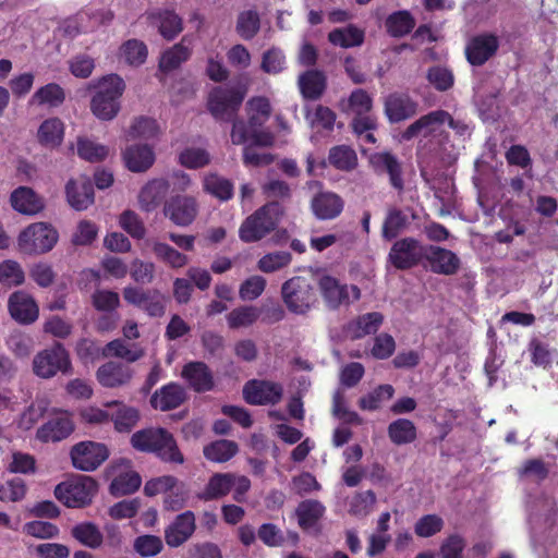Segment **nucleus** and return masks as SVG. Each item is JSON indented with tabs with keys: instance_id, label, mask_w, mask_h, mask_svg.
<instances>
[{
	"instance_id": "nucleus-1",
	"label": "nucleus",
	"mask_w": 558,
	"mask_h": 558,
	"mask_svg": "<svg viewBox=\"0 0 558 558\" xmlns=\"http://www.w3.org/2000/svg\"><path fill=\"white\" fill-rule=\"evenodd\" d=\"M96 88L90 99V111L102 121L113 120L120 109V99L125 90V83L118 74H108L98 80L96 84H89V89Z\"/></svg>"
},
{
	"instance_id": "nucleus-2",
	"label": "nucleus",
	"mask_w": 558,
	"mask_h": 558,
	"mask_svg": "<svg viewBox=\"0 0 558 558\" xmlns=\"http://www.w3.org/2000/svg\"><path fill=\"white\" fill-rule=\"evenodd\" d=\"M286 214L278 201L265 203L246 217L239 228V238L244 243L258 242L277 229Z\"/></svg>"
},
{
	"instance_id": "nucleus-3",
	"label": "nucleus",
	"mask_w": 558,
	"mask_h": 558,
	"mask_svg": "<svg viewBox=\"0 0 558 558\" xmlns=\"http://www.w3.org/2000/svg\"><path fill=\"white\" fill-rule=\"evenodd\" d=\"M246 89L240 86H216L207 97V110L220 122H230L238 117V112L245 98Z\"/></svg>"
},
{
	"instance_id": "nucleus-4",
	"label": "nucleus",
	"mask_w": 558,
	"mask_h": 558,
	"mask_svg": "<svg viewBox=\"0 0 558 558\" xmlns=\"http://www.w3.org/2000/svg\"><path fill=\"white\" fill-rule=\"evenodd\" d=\"M281 295L287 308L298 315L306 314L317 302L313 280L303 276H295L284 281Z\"/></svg>"
},
{
	"instance_id": "nucleus-5",
	"label": "nucleus",
	"mask_w": 558,
	"mask_h": 558,
	"mask_svg": "<svg viewBox=\"0 0 558 558\" xmlns=\"http://www.w3.org/2000/svg\"><path fill=\"white\" fill-rule=\"evenodd\" d=\"M59 239L58 231L49 223L34 222L17 236L20 252L26 255H41L50 252Z\"/></svg>"
},
{
	"instance_id": "nucleus-6",
	"label": "nucleus",
	"mask_w": 558,
	"mask_h": 558,
	"mask_svg": "<svg viewBox=\"0 0 558 558\" xmlns=\"http://www.w3.org/2000/svg\"><path fill=\"white\" fill-rule=\"evenodd\" d=\"M97 489V482L93 477L80 475L58 484L54 497L69 508H83L92 502Z\"/></svg>"
},
{
	"instance_id": "nucleus-7",
	"label": "nucleus",
	"mask_w": 558,
	"mask_h": 558,
	"mask_svg": "<svg viewBox=\"0 0 558 558\" xmlns=\"http://www.w3.org/2000/svg\"><path fill=\"white\" fill-rule=\"evenodd\" d=\"M317 286L325 305L331 311L349 306L361 299V290L357 286L343 283L330 275L320 276Z\"/></svg>"
},
{
	"instance_id": "nucleus-8",
	"label": "nucleus",
	"mask_w": 558,
	"mask_h": 558,
	"mask_svg": "<svg viewBox=\"0 0 558 558\" xmlns=\"http://www.w3.org/2000/svg\"><path fill=\"white\" fill-rule=\"evenodd\" d=\"M426 245L417 239L405 236L393 242L387 260L398 270H409L424 260Z\"/></svg>"
},
{
	"instance_id": "nucleus-9",
	"label": "nucleus",
	"mask_w": 558,
	"mask_h": 558,
	"mask_svg": "<svg viewBox=\"0 0 558 558\" xmlns=\"http://www.w3.org/2000/svg\"><path fill=\"white\" fill-rule=\"evenodd\" d=\"M34 373L41 378H50L58 372L68 373L71 368L69 353L62 343L56 342L50 349L39 352L33 361Z\"/></svg>"
},
{
	"instance_id": "nucleus-10",
	"label": "nucleus",
	"mask_w": 558,
	"mask_h": 558,
	"mask_svg": "<svg viewBox=\"0 0 558 558\" xmlns=\"http://www.w3.org/2000/svg\"><path fill=\"white\" fill-rule=\"evenodd\" d=\"M109 457L106 445L92 440L80 441L70 450V458L76 470L93 472Z\"/></svg>"
},
{
	"instance_id": "nucleus-11",
	"label": "nucleus",
	"mask_w": 558,
	"mask_h": 558,
	"mask_svg": "<svg viewBox=\"0 0 558 558\" xmlns=\"http://www.w3.org/2000/svg\"><path fill=\"white\" fill-rule=\"evenodd\" d=\"M283 397V386L267 379H250L243 386V398L251 405H276Z\"/></svg>"
},
{
	"instance_id": "nucleus-12",
	"label": "nucleus",
	"mask_w": 558,
	"mask_h": 558,
	"mask_svg": "<svg viewBox=\"0 0 558 558\" xmlns=\"http://www.w3.org/2000/svg\"><path fill=\"white\" fill-rule=\"evenodd\" d=\"M75 425L70 412L65 410H52L47 422L36 432V438L41 442H59L66 439Z\"/></svg>"
},
{
	"instance_id": "nucleus-13",
	"label": "nucleus",
	"mask_w": 558,
	"mask_h": 558,
	"mask_svg": "<svg viewBox=\"0 0 558 558\" xmlns=\"http://www.w3.org/2000/svg\"><path fill=\"white\" fill-rule=\"evenodd\" d=\"M198 205L193 196L177 195L165 203L163 214L175 226L187 227L196 218Z\"/></svg>"
},
{
	"instance_id": "nucleus-14",
	"label": "nucleus",
	"mask_w": 558,
	"mask_h": 558,
	"mask_svg": "<svg viewBox=\"0 0 558 558\" xmlns=\"http://www.w3.org/2000/svg\"><path fill=\"white\" fill-rule=\"evenodd\" d=\"M369 165L377 174H387L390 185L398 192L404 190V180L402 177V163L390 151H377L369 156Z\"/></svg>"
},
{
	"instance_id": "nucleus-15",
	"label": "nucleus",
	"mask_w": 558,
	"mask_h": 558,
	"mask_svg": "<svg viewBox=\"0 0 558 558\" xmlns=\"http://www.w3.org/2000/svg\"><path fill=\"white\" fill-rule=\"evenodd\" d=\"M196 531V517L192 510H185L175 515L165 529V542L170 548L185 544Z\"/></svg>"
},
{
	"instance_id": "nucleus-16",
	"label": "nucleus",
	"mask_w": 558,
	"mask_h": 558,
	"mask_svg": "<svg viewBox=\"0 0 558 558\" xmlns=\"http://www.w3.org/2000/svg\"><path fill=\"white\" fill-rule=\"evenodd\" d=\"M499 48V40L495 34L484 33L474 36L465 47V57L473 66L485 64L496 54Z\"/></svg>"
},
{
	"instance_id": "nucleus-17",
	"label": "nucleus",
	"mask_w": 558,
	"mask_h": 558,
	"mask_svg": "<svg viewBox=\"0 0 558 558\" xmlns=\"http://www.w3.org/2000/svg\"><path fill=\"white\" fill-rule=\"evenodd\" d=\"M181 377L197 393L208 392L215 388L213 371L203 361H191L184 364Z\"/></svg>"
},
{
	"instance_id": "nucleus-18",
	"label": "nucleus",
	"mask_w": 558,
	"mask_h": 558,
	"mask_svg": "<svg viewBox=\"0 0 558 558\" xmlns=\"http://www.w3.org/2000/svg\"><path fill=\"white\" fill-rule=\"evenodd\" d=\"M147 22L160 36L171 41L183 31V20L174 10L157 9L147 13Z\"/></svg>"
},
{
	"instance_id": "nucleus-19",
	"label": "nucleus",
	"mask_w": 558,
	"mask_h": 558,
	"mask_svg": "<svg viewBox=\"0 0 558 558\" xmlns=\"http://www.w3.org/2000/svg\"><path fill=\"white\" fill-rule=\"evenodd\" d=\"M344 208L343 198L331 191H320L311 199V210L318 220H333Z\"/></svg>"
},
{
	"instance_id": "nucleus-20",
	"label": "nucleus",
	"mask_w": 558,
	"mask_h": 558,
	"mask_svg": "<svg viewBox=\"0 0 558 558\" xmlns=\"http://www.w3.org/2000/svg\"><path fill=\"white\" fill-rule=\"evenodd\" d=\"M11 317L20 324H33L39 315V308L34 298L24 291L13 292L8 301Z\"/></svg>"
},
{
	"instance_id": "nucleus-21",
	"label": "nucleus",
	"mask_w": 558,
	"mask_h": 558,
	"mask_svg": "<svg viewBox=\"0 0 558 558\" xmlns=\"http://www.w3.org/2000/svg\"><path fill=\"white\" fill-rule=\"evenodd\" d=\"M424 260H427L434 274L451 276L460 268V258L450 250L426 245Z\"/></svg>"
},
{
	"instance_id": "nucleus-22",
	"label": "nucleus",
	"mask_w": 558,
	"mask_h": 558,
	"mask_svg": "<svg viewBox=\"0 0 558 558\" xmlns=\"http://www.w3.org/2000/svg\"><path fill=\"white\" fill-rule=\"evenodd\" d=\"M133 374L134 372L129 365L109 361L98 367L96 378L105 388H119L128 385L132 380Z\"/></svg>"
},
{
	"instance_id": "nucleus-23",
	"label": "nucleus",
	"mask_w": 558,
	"mask_h": 558,
	"mask_svg": "<svg viewBox=\"0 0 558 558\" xmlns=\"http://www.w3.org/2000/svg\"><path fill=\"white\" fill-rule=\"evenodd\" d=\"M449 117V112L445 110H434L427 114L422 116L416 121L411 123L402 133L401 138L403 141H411L418 135L424 137L430 136L437 131V129L446 123V118Z\"/></svg>"
},
{
	"instance_id": "nucleus-24",
	"label": "nucleus",
	"mask_w": 558,
	"mask_h": 558,
	"mask_svg": "<svg viewBox=\"0 0 558 558\" xmlns=\"http://www.w3.org/2000/svg\"><path fill=\"white\" fill-rule=\"evenodd\" d=\"M185 400V389L180 384L171 381L163 385L151 395L150 405L155 410L167 412L179 408Z\"/></svg>"
},
{
	"instance_id": "nucleus-25",
	"label": "nucleus",
	"mask_w": 558,
	"mask_h": 558,
	"mask_svg": "<svg viewBox=\"0 0 558 558\" xmlns=\"http://www.w3.org/2000/svg\"><path fill=\"white\" fill-rule=\"evenodd\" d=\"M417 102L405 94L393 93L385 100V114L390 123H399L414 117Z\"/></svg>"
},
{
	"instance_id": "nucleus-26",
	"label": "nucleus",
	"mask_w": 558,
	"mask_h": 558,
	"mask_svg": "<svg viewBox=\"0 0 558 558\" xmlns=\"http://www.w3.org/2000/svg\"><path fill=\"white\" fill-rule=\"evenodd\" d=\"M12 208L23 215L34 216L45 208V202L32 187L19 186L10 195Z\"/></svg>"
},
{
	"instance_id": "nucleus-27",
	"label": "nucleus",
	"mask_w": 558,
	"mask_h": 558,
	"mask_svg": "<svg viewBox=\"0 0 558 558\" xmlns=\"http://www.w3.org/2000/svg\"><path fill=\"white\" fill-rule=\"evenodd\" d=\"M235 485V474L215 473L213 474L204 489L196 494L201 501H213L226 497Z\"/></svg>"
},
{
	"instance_id": "nucleus-28",
	"label": "nucleus",
	"mask_w": 558,
	"mask_h": 558,
	"mask_svg": "<svg viewBox=\"0 0 558 558\" xmlns=\"http://www.w3.org/2000/svg\"><path fill=\"white\" fill-rule=\"evenodd\" d=\"M65 125L60 118L52 117L44 120L37 130V142L47 149H56L64 140Z\"/></svg>"
},
{
	"instance_id": "nucleus-29",
	"label": "nucleus",
	"mask_w": 558,
	"mask_h": 558,
	"mask_svg": "<svg viewBox=\"0 0 558 558\" xmlns=\"http://www.w3.org/2000/svg\"><path fill=\"white\" fill-rule=\"evenodd\" d=\"M123 160L130 171L144 172L154 165L155 154L146 144L131 145L123 151Z\"/></svg>"
},
{
	"instance_id": "nucleus-30",
	"label": "nucleus",
	"mask_w": 558,
	"mask_h": 558,
	"mask_svg": "<svg viewBox=\"0 0 558 558\" xmlns=\"http://www.w3.org/2000/svg\"><path fill=\"white\" fill-rule=\"evenodd\" d=\"M65 194L71 207L85 210L94 203V185L85 179L82 182L70 180L65 185Z\"/></svg>"
},
{
	"instance_id": "nucleus-31",
	"label": "nucleus",
	"mask_w": 558,
	"mask_h": 558,
	"mask_svg": "<svg viewBox=\"0 0 558 558\" xmlns=\"http://www.w3.org/2000/svg\"><path fill=\"white\" fill-rule=\"evenodd\" d=\"M170 184L165 179H154L146 183L140 192L141 207L145 211L156 209L166 198Z\"/></svg>"
},
{
	"instance_id": "nucleus-32",
	"label": "nucleus",
	"mask_w": 558,
	"mask_h": 558,
	"mask_svg": "<svg viewBox=\"0 0 558 558\" xmlns=\"http://www.w3.org/2000/svg\"><path fill=\"white\" fill-rule=\"evenodd\" d=\"M299 87L304 99L317 100L326 90L327 77L320 70H307L299 76Z\"/></svg>"
},
{
	"instance_id": "nucleus-33",
	"label": "nucleus",
	"mask_w": 558,
	"mask_h": 558,
	"mask_svg": "<svg viewBox=\"0 0 558 558\" xmlns=\"http://www.w3.org/2000/svg\"><path fill=\"white\" fill-rule=\"evenodd\" d=\"M325 512L326 507L319 500H302L295 508L298 524L303 531H310L318 524Z\"/></svg>"
},
{
	"instance_id": "nucleus-34",
	"label": "nucleus",
	"mask_w": 558,
	"mask_h": 558,
	"mask_svg": "<svg viewBox=\"0 0 558 558\" xmlns=\"http://www.w3.org/2000/svg\"><path fill=\"white\" fill-rule=\"evenodd\" d=\"M383 323L384 315L379 312L362 314L348 324V332L352 339H362L376 333Z\"/></svg>"
},
{
	"instance_id": "nucleus-35",
	"label": "nucleus",
	"mask_w": 558,
	"mask_h": 558,
	"mask_svg": "<svg viewBox=\"0 0 558 558\" xmlns=\"http://www.w3.org/2000/svg\"><path fill=\"white\" fill-rule=\"evenodd\" d=\"M65 90L58 83H48L39 87L31 97L29 104L34 106H47L59 108L65 101Z\"/></svg>"
},
{
	"instance_id": "nucleus-36",
	"label": "nucleus",
	"mask_w": 558,
	"mask_h": 558,
	"mask_svg": "<svg viewBox=\"0 0 558 558\" xmlns=\"http://www.w3.org/2000/svg\"><path fill=\"white\" fill-rule=\"evenodd\" d=\"M364 31L353 24H349L344 27H337L328 34V41L331 45L345 49L361 46L364 43Z\"/></svg>"
},
{
	"instance_id": "nucleus-37",
	"label": "nucleus",
	"mask_w": 558,
	"mask_h": 558,
	"mask_svg": "<svg viewBox=\"0 0 558 558\" xmlns=\"http://www.w3.org/2000/svg\"><path fill=\"white\" fill-rule=\"evenodd\" d=\"M183 41L184 38L161 53L158 63L161 72L169 73L177 70L183 62L190 59L192 51L189 47L184 46Z\"/></svg>"
},
{
	"instance_id": "nucleus-38",
	"label": "nucleus",
	"mask_w": 558,
	"mask_h": 558,
	"mask_svg": "<svg viewBox=\"0 0 558 558\" xmlns=\"http://www.w3.org/2000/svg\"><path fill=\"white\" fill-rule=\"evenodd\" d=\"M390 441L396 446L413 442L417 437V429L414 423L408 418H397L387 428Z\"/></svg>"
},
{
	"instance_id": "nucleus-39",
	"label": "nucleus",
	"mask_w": 558,
	"mask_h": 558,
	"mask_svg": "<svg viewBox=\"0 0 558 558\" xmlns=\"http://www.w3.org/2000/svg\"><path fill=\"white\" fill-rule=\"evenodd\" d=\"M328 163L337 170L349 172L357 167L359 159L352 147L336 145L329 149Z\"/></svg>"
},
{
	"instance_id": "nucleus-40",
	"label": "nucleus",
	"mask_w": 558,
	"mask_h": 558,
	"mask_svg": "<svg viewBox=\"0 0 558 558\" xmlns=\"http://www.w3.org/2000/svg\"><path fill=\"white\" fill-rule=\"evenodd\" d=\"M385 27L391 37L401 38L413 31L415 19L407 10L397 11L387 16Z\"/></svg>"
},
{
	"instance_id": "nucleus-41",
	"label": "nucleus",
	"mask_w": 558,
	"mask_h": 558,
	"mask_svg": "<svg viewBox=\"0 0 558 558\" xmlns=\"http://www.w3.org/2000/svg\"><path fill=\"white\" fill-rule=\"evenodd\" d=\"M166 433L167 429L161 427L137 430L132 435L131 444L136 450L155 453Z\"/></svg>"
},
{
	"instance_id": "nucleus-42",
	"label": "nucleus",
	"mask_w": 558,
	"mask_h": 558,
	"mask_svg": "<svg viewBox=\"0 0 558 558\" xmlns=\"http://www.w3.org/2000/svg\"><path fill=\"white\" fill-rule=\"evenodd\" d=\"M239 451V446L233 440L219 439L206 445L203 449L204 457L217 463H223L232 459Z\"/></svg>"
},
{
	"instance_id": "nucleus-43",
	"label": "nucleus",
	"mask_w": 558,
	"mask_h": 558,
	"mask_svg": "<svg viewBox=\"0 0 558 558\" xmlns=\"http://www.w3.org/2000/svg\"><path fill=\"white\" fill-rule=\"evenodd\" d=\"M250 129L262 128L271 116V105L267 97L256 96L247 101Z\"/></svg>"
},
{
	"instance_id": "nucleus-44",
	"label": "nucleus",
	"mask_w": 558,
	"mask_h": 558,
	"mask_svg": "<svg viewBox=\"0 0 558 558\" xmlns=\"http://www.w3.org/2000/svg\"><path fill=\"white\" fill-rule=\"evenodd\" d=\"M141 475L133 470H128L113 477L109 492L114 497H121L135 493L141 487Z\"/></svg>"
},
{
	"instance_id": "nucleus-45",
	"label": "nucleus",
	"mask_w": 558,
	"mask_h": 558,
	"mask_svg": "<svg viewBox=\"0 0 558 558\" xmlns=\"http://www.w3.org/2000/svg\"><path fill=\"white\" fill-rule=\"evenodd\" d=\"M71 535L82 545L89 548H98L104 541V535L98 526L92 522H83L74 525Z\"/></svg>"
},
{
	"instance_id": "nucleus-46",
	"label": "nucleus",
	"mask_w": 558,
	"mask_h": 558,
	"mask_svg": "<svg viewBox=\"0 0 558 558\" xmlns=\"http://www.w3.org/2000/svg\"><path fill=\"white\" fill-rule=\"evenodd\" d=\"M408 223V217L401 209H389L381 228L383 239L386 241L397 239V236L407 228Z\"/></svg>"
},
{
	"instance_id": "nucleus-47",
	"label": "nucleus",
	"mask_w": 558,
	"mask_h": 558,
	"mask_svg": "<svg viewBox=\"0 0 558 558\" xmlns=\"http://www.w3.org/2000/svg\"><path fill=\"white\" fill-rule=\"evenodd\" d=\"M260 310L253 305H243L233 308L227 315V323L229 328L239 329L242 327H250L259 318Z\"/></svg>"
},
{
	"instance_id": "nucleus-48",
	"label": "nucleus",
	"mask_w": 558,
	"mask_h": 558,
	"mask_svg": "<svg viewBox=\"0 0 558 558\" xmlns=\"http://www.w3.org/2000/svg\"><path fill=\"white\" fill-rule=\"evenodd\" d=\"M204 190L222 202L233 197V183L216 173L207 175L204 180Z\"/></svg>"
},
{
	"instance_id": "nucleus-49",
	"label": "nucleus",
	"mask_w": 558,
	"mask_h": 558,
	"mask_svg": "<svg viewBox=\"0 0 558 558\" xmlns=\"http://www.w3.org/2000/svg\"><path fill=\"white\" fill-rule=\"evenodd\" d=\"M155 256L171 268H182L189 263V257L163 242L153 244Z\"/></svg>"
},
{
	"instance_id": "nucleus-50",
	"label": "nucleus",
	"mask_w": 558,
	"mask_h": 558,
	"mask_svg": "<svg viewBox=\"0 0 558 558\" xmlns=\"http://www.w3.org/2000/svg\"><path fill=\"white\" fill-rule=\"evenodd\" d=\"M235 29L242 39H253L260 29L259 14L255 10H246L241 12L238 15Z\"/></svg>"
},
{
	"instance_id": "nucleus-51",
	"label": "nucleus",
	"mask_w": 558,
	"mask_h": 558,
	"mask_svg": "<svg viewBox=\"0 0 558 558\" xmlns=\"http://www.w3.org/2000/svg\"><path fill=\"white\" fill-rule=\"evenodd\" d=\"M393 393L395 389L391 385H379L373 391L360 398L359 407L363 411H376L380 409L383 401L390 400Z\"/></svg>"
},
{
	"instance_id": "nucleus-52",
	"label": "nucleus",
	"mask_w": 558,
	"mask_h": 558,
	"mask_svg": "<svg viewBox=\"0 0 558 558\" xmlns=\"http://www.w3.org/2000/svg\"><path fill=\"white\" fill-rule=\"evenodd\" d=\"M155 453L161 461L167 463L183 464L185 461L183 453L178 447L177 440L168 430Z\"/></svg>"
},
{
	"instance_id": "nucleus-53",
	"label": "nucleus",
	"mask_w": 558,
	"mask_h": 558,
	"mask_svg": "<svg viewBox=\"0 0 558 558\" xmlns=\"http://www.w3.org/2000/svg\"><path fill=\"white\" fill-rule=\"evenodd\" d=\"M25 280V274L21 265L12 259L0 263V283L12 288L21 286Z\"/></svg>"
},
{
	"instance_id": "nucleus-54",
	"label": "nucleus",
	"mask_w": 558,
	"mask_h": 558,
	"mask_svg": "<svg viewBox=\"0 0 558 558\" xmlns=\"http://www.w3.org/2000/svg\"><path fill=\"white\" fill-rule=\"evenodd\" d=\"M263 195L270 201H278L280 204L289 202L292 197V190L283 180L270 179L262 185Z\"/></svg>"
},
{
	"instance_id": "nucleus-55",
	"label": "nucleus",
	"mask_w": 558,
	"mask_h": 558,
	"mask_svg": "<svg viewBox=\"0 0 558 558\" xmlns=\"http://www.w3.org/2000/svg\"><path fill=\"white\" fill-rule=\"evenodd\" d=\"M291 260V253L287 251H277L260 257L257 263V267L260 271L270 274L287 267Z\"/></svg>"
},
{
	"instance_id": "nucleus-56",
	"label": "nucleus",
	"mask_w": 558,
	"mask_h": 558,
	"mask_svg": "<svg viewBox=\"0 0 558 558\" xmlns=\"http://www.w3.org/2000/svg\"><path fill=\"white\" fill-rule=\"evenodd\" d=\"M108 147L94 143L88 138L80 137L77 140V155L87 161H102L108 156Z\"/></svg>"
},
{
	"instance_id": "nucleus-57",
	"label": "nucleus",
	"mask_w": 558,
	"mask_h": 558,
	"mask_svg": "<svg viewBox=\"0 0 558 558\" xmlns=\"http://www.w3.org/2000/svg\"><path fill=\"white\" fill-rule=\"evenodd\" d=\"M122 56L131 65L143 64L148 54L147 46L138 39H129L121 47Z\"/></svg>"
},
{
	"instance_id": "nucleus-58",
	"label": "nucleus",
	"mask_w": 558,
	"mask_h": 558,
	"mask_svg": "<svg viewBox=\"0 0 558 558\" xmlns=\"http://www.w3.org/2000/svg\"><path fill=\"white\" fill-rule=\"evenodd\" d=\"M133 548L141 557L157 556L163 549L162 541L157 535L145 534L134 539Z\"/></svg>"
},
{
	"instance_id": "nucleus-59",
	"label": "nucleus",
	"mask_w": 558,
	"mask_h": 558,
	"mask_svg": "<svg viewBox=\"0 0 558 558\" xmlns=\"http://www.w3.org/2000/svg\"><path fill=\"white\" fill-rule=\"evenodd\" d=\"M179 161L189 169H199L210 162V155L204 148H185L179 155Z\"/></svg>"
},
{
	"instance_id": "nucleus-60",
	"label": "nucleus",
	"mask_w": 558,
	"mask_h": 558,
	"mask_svg": "<svg viewBox=\"0 0 558 558\" xmlns=\"http://www.w3.org/2000/svg\"><path fill=\"white\" fill-rule=\"evenodd\" d=\"M159 131L156 120L147 117H138L134 120L129 130V137L135 138H153L157 136Z\"/></svg>"
},
{
	"instance_id": "nucleus-61",
	"label": "nucleus",
	"mask_w": 558,
	"mask_h": 558,
	"mask_svg": "<svg viewBox=\"0 0 558 558\" xmlns=\"http://www.w3.org/2000/svg\"><path fill=\"white\" fill-rule=\"evenodd\" d=\"M92 304L98 312H114L120 305V296L111 290H96L92 295Z\"/></svg>"
},
{
	"instance_id": "nucleus-62",
	"label": "nucleus",
	"mask_w": 558,
	"mask_h": 558,
	"mask_svg": "<svg viewBox=\"0 0 558 558\" xmlns=\"http://www.w3.org/2000/svg\"><path fill=\"white\" fill-rule=\"evenodd\" d=\"M444 527V520L437 514H425L421 517L415 525L414 533L418 537H432Z\"/></svg>"
},
{
	"instance_id": "nucleus-63",
	"label": "nucleus",
	"mask_w": 558,
	"mask_h": 558,
	"mask_svg": "<svg viewBox=\"0 0 558 558\" xmlns=\"http://www.w3.org/2000/svg\"><path fill=\"white\" fill-rule=\"evenodd\" d=\"M267 281L262 276H252L245 279L239 289V296L243 301H254L265 291Z\"/></svg>"
},
{
	"instance_id": "nucleus-64",
	"label": "nucleus",
	"mask_w": 558,
	"mask_h": 558,
	"mask_svg": "<svg viewBox=\"0 0 558 558\" xmlns=\"http://www.w3.org/2000/svg\"><path fill=\"white\" fill-rule=\"evenodd\" d=\"M428 82L439 92H446L453 86V73L440 65L432 66L427 72Z\"/></svg>"
}]
</instances>
